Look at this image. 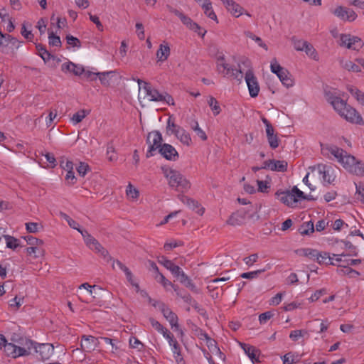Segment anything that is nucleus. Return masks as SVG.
<instances>
[{
	"label": "nucleus",
	"mask_w": 364,
	"mask_h": 364,
	"mask_svg": "<svg viewBox=\"0 0 364 364\" xmlns=\"http://www.w3.org/2000/svg\"><path fill=\"white\" fill-rule=\"evenodd\" d=\"M326 100L333 107L338 114L351 124L358 125L364 124V121L360 113L346 100L341 99V94L336 90H329L326 92Z\"/></svg>",
	"instance_id": "nucleus-1"
},
{
	"label": "nucleus",
	"mask_w": 364,
	"mask_h": 364,
	"mask_svg": "<svg viewBox=\"0 0 364 364\" xmlns=\"http://www.w3.org/2000/svg\"><path fill=\"white\" fill-rule=\"evenodd\" d=\"M216 70L224 77L235 79L241 82L243 78L245 68L242 65V60L236 63L234 56H226L223 52L218 51L215 56Z\"/></svg>",
	"instance_id": "nucleus-2"
},
{
	"label": "nucleus",
	"mask_w": 364,
	"mask_h": 364,
	"mask_svg": "<svg viewBox=\"0 0 364 364\" xmlns=\"http://www.w3.org/2000/svg\"><path fill=\"white\" fill-rule=\"evenodd\" d=\"M326 150L348 171L359 176H364V162L357 161L355 158L336 146H328Z\"/></svg>",
	"instance_id": "nucleus-3"
},
{
	"label": "nucleus",
	"mask_w": 364,
	"mask_h": 364,
	"mask_svg": "<svg viewBox=\"0 0 364 364\" xmlns=\"http://www.w3.org/2000/svg\"><path fill=\"white\" fill-rule=\"evenodd\" d=\"M33 346V341L28 338H21L16 343H9L6 340L1 350L8 357L17 358L30 355Z\"/></svg>",
	"instance_id": "nucleus-4"
},
{
	"label": "nucleus",
	"mask_w": 364,
	"mask_h": 364,
	"mask_svg": "<svg viewBox=\"0 0 364 364\" xmlns=\"http://www.w3.org/2000/svg\"><path fill=\"white\" fill-rule=\"evenodd\" d=\"M164 174L169 186L178 192L186 193L191 187L189 180L178 171L166 168Z\"/></svg>",
	"instance_id": "nucleus-5"
},
{
	"label": "nucleus",
	"mask_w": 364,
	"mask_h": 364,
	"mask_svg": "<svg viewBox=\"0 0 364 364\" xmlns=\"http://www.w3.org/2000/svg\"><path fill=\"white\" fill-rule=\"evenodd\" d=\"M242 65L245 68L243 77L248 88L250 96L255 98L258 96L260 91L259 81L254 73L252 63L248 58H243Z\"/></svg>",
	"instance_id": "nucleus-6"
},
{
	"label": "nucleus",
	"mask_w": 364,
	"mask_h": 364,
	"mask_svg": "<svg viewBox=\"0 0 364 364\" xmlns=\"http://www.w3.org/2000/svg\"><path fill=\"white\" fill-rule=\"evenodd\" d=\"M138 84L144 92V98H146L149 101L161 102L168 105H174L173 98L168 93L159 92L156 89L141 80H138Z\"/></svg>",
	"instance_id": "nucleus-7"
},
{
	"label": "nucleus",
	"mask_w": 364,
	"mask_h": 364,
	"mask_svg": "<svg viewBox=\"0 0 364 364\" xmlns=\"http://www.w3.org/2000/svg\"><path fill=\"white\" fill-rule=\"evenodd\" d=\"M275 196L281 203L290 207H294L298 201L307 198L304 193L296 186H294L291 191H278Z\"/></svg>",
	"instance_id": "nucleus-8"
},
{
	"label": "nucleus",
	"mask_w": 364,
	"mask_h": 364,
	"mask_svg": "<svg viewBox=\"0 0 364 364\" xmlns=\"http://www.w3.org/2000/svg\"><path fill=\"white\" fill-rule=\"evenodd\" d=\"M271 71L276 74L282 85L287 88L294 86V80L291 73L284 68L282 67L276 59L272 60L270 63Z\"/></svg>",
	"instance_id": "nucleus-9"
},
{
	"label": "nucleus",
	"mask_w": 364,
	"mask_h": 364,
	"mask_svg": "<svg viewBox=\"0 0 364 364\" xmlns=\"http://www.w3.org/2000/svg\"><path fill=\"white\" fill-rule=\"evenodd\" d=\"M338 44L341 47L353 50H359L363 46V42L360 38L347 33L339 36Z\"/></svg>",
	"instance_id": "nucleus-10"
},
{
	"label": "nucleus",
	"mask_w": 364,
	"mask_h": 364,
	"mask_svg": "<svg viewBox=\"0 0 364 364\" xmlns=\"http://www.w3.org/2000/svg\"><path fill=\"white\" fill-rule=\"evenodd\" d=\"M80 234L84 239L85 243L90 250L100 254L105 258L108 255V252L87 230L80 231Z\"/></svg>",
	"instance_id": "nucleus-11"
},
{
	"label": "nucleus",
	"mask_w": 364,
	"mask_h": 364,
	"mask_svg": "<svg viewBox=\"0 0 364 364\" xmlns=\"http://www.w3.org/2000/svg\"><path fill=\"white\" fill-rule=\"evenodd\" d=\"M161 134L158 131H153L148 134L147 136V144H149V149L147 151V157L152 156L154 151L156 149H159L163 144Z\"/></svg>",
	"instance_id": "nucleus-12"
},
{
	"label": "nucleus",
	"mask_w": 364,
	"mask_h": 364,
	"mask_svg": "<svg viewBox=\"0 0 364 364\" xmlns=\"http://www.w3.org/2000/svg\"><path fill=\"white\" fill-rule=\"evenodd\" d=\"M227 11L235 18H239L242 15L251 17V14L241 5L234 0H220Z\"/></svg>",
	"instance_id": "nucleus-13"
},
{
	"label": "nucleus",
	"mask_w": 364,
	"mask_h": 364,
	"mask_svg": "<svg viewBox=\"0 0 364 364\" xmlns=\"http://www.w3.org/2000/svg\"><path fill=\"white\" fill-rule=\"evenodd\" d=\"M331 13L341 21L348 22H353L358 17L357 14L353 9L343 6H337L331 10Z\"/></svg>",
	"instance_id": "nucleus-14"
},
{
	"label": "nucleus",
	"mask_w": 364,
	"mask_h": 364,
	"mask_svg": "<svg viewBox=\"0 0 364 364\" xmlns=\"http://www.w3.org/2000/svg\"><path fill=\"white\" fill-rule=\"evenodd\" d=\"M239 346L243 350L245 355L250 359L252 363H260L261 351L256 347L242 342H238Z\"/></svg>",
	"instance_id": "nucleus-15"
},
{
	"label": "nucleus",
	"mask_w": 364,
	"mask_h": 364,
	"mask_svg": "<svg viewBox=\"0 0 364 364\" xmlns=\"http://www.w3.org/2000/svg\"><path fill=\"white\" fill-rule=\"evenodd\" d=\"M167 338H166L171 347V352L173 353V358L177 364H185V360L181 354V348L179 346L176 339L174 338L173 334L167 335Z\"/></svg>",
	"instance_id": "nucleus-16"
},
{
	"label": "nucleus",
	"mask_w": 364,
	"mask_h": 364,
	"mask_svg": "<svg viewBox=\"0 0 364 364\" xmlns=\"http://www.w3.org/2000/svg\"><path fill=\"white\" fill-rule=\"evenodd\" d=\"M33 349L38 353L41 358L43 360L49 359L54 352V347L52 344L37 343L34 341Z\"/></svg>",
	"instance_id": "nucleus-17"
},
{
	"label": "nucleus",
	"mask_w": 364,
	"mask_h": 364,
	"mask_svg": "<svg viewBox=\"0 0 364 364\" xmlns=\"http://www.w3.org/2000/svg\"><path fill=\"white\" fill-rule=\"evenodd\" d=\"M184 26L189 30L197 33L199 36L203 38L206 33L205 30H203L202 28L193 20H192L189 16L186 15L182 16L180 19Z\"/></svg>",
	"instance_id": "nucleus-18"
},
{
	"label": "nucleus",
	"mask_w": 364,
	"mask_h": 364,
	"mask_svg": "<svg viewBox=\"0 0 364 364\" xmlns=\"http://www.w3.org/2000/svg\"><path fill=\"white\" fill-rule=\"evenodd\" d=\"M318 171L324 182L331 183L334 181L336 176L334 174V170L331 166L319 164L318 165Z\"/></svg>",
	"instance_id": "nucleus-19"
},
{
	"label": "nucleus",
	"mask_w": 364,
	"mask_h": 364,
	"mask_svg": "<svg viewBox=\"0 0 364 364\" xmlns=\"http://www.w3.org/2000/svg\"><path fill=\"white\" fill-rule=\"evenodd\" d=\"M159 309L162 312L164 316L169 322L172 328L178 327V316L164 304H159Z\"/></svg>",
	"instance_id": "nucleus-20"
},
{
	"label": "nucleus",
	"mask_w": 364,
	"mask_h": 364,
	"mask_svg": "<svg viewBox=\"0 0 364 364\" xmlns=\"http://www.w3.org/2000/svg\"><path fill=\"white\" fill-rule=\"evenodd\" d=\"M171 55V48L169 43L164 41L159 46L156 53L157 62L163 63L166 61Z\"/></svg>",
	"instance_id": "nucleus-21"
},
{
	"label": "nucleus",
	"mask_w": 364,
	"mask_h": 364,
	"mask_svg": "<svg viewBox=\"0 0 364 364\" xmlns=\"http://www.w3.org/2000/svg\"><path fill=\"white\" fill-rule=\"evenodd\" d=\"M159 151L165 159L170 161H176L178 158L176 149L168 144H164L159 149Z\"/></svg>",
	"instance_id": "nucleus-22"
},
{
	"label": "nucleus",
	"mask_w": 364,
	"mask_h": 364,
	"mask_svg": "<svg viewBox=\"0 0 364 364\" xmlns=\"http://www.w3.org/2000/svg\"><path fill=\"white\" fill-rule=\"evenodd\" d=\"M342 67L348 71L360 73L361 68L364 69V58H356L355 62L346 60L342 63Z\"/></svg>",
	"instance_id": "nucleus-23"
},
{
	"label": "nucleus",
	"mask_w": 364,
	"mask_h": 364,
	"mask_svg": "<svg viewBox=\"0 0 364 364\" xmlns=\"http://www.w3.org/2000/svg\"><path fill=\"white\" fill-rule=\"evenodd\" d=\"M173 134L183 145L186 146L192 145L193 141L191 134L183 127L177 128Z\"/></svg>",
	"instance_id": "nucleus-24"
},
{
	"label": "nucleus",
	"mask_w": 364,
	"mask_h": 364,
	"mask_svg": "<svg viewBox=\"0 0 364 364\" xmlns=\"http://www.w3.org/2000/svg\"><path fill=\"white\" fill-rule=\"evenodd\" d=\"M97 340L92 336H83L81 339V348L85 352H91L95 349Z\"/></svg>",
	"instance_id": "nucleus-25"
},
{
	"label": "nucleus",
	"mask_w": 364,
	"mask_h": 364,
	"mask_svg": "<svg viewBox=\"0 0 364 364\" xmlns=\"http://www.w3.org/2000/svg\"><path fill=\"white\" fill-rule=\"evenodd\" d=\"M287 167V163L284 161L269 160L264 163L262 168H268L272 171H284Z\"/></svg>",
	"instance_id": "nucleus-26"
},
{
	"label": "nucleus",
	"mask_w": 364,
	"mask_h": 364,
	"mask_svg": "<svg viewBox=\"0 0 364 364\" xmlns=\"http://www.w3.org/2000/svg\"><path fill=\"white\" fill-rule=\"evenodd\" d=\"M113 266L115 267L117 266V267H119L122 271H123L126 275V278L128 280V282L133 286L136 288V291H139V284H137V282L135 281V279H134V277L131 272V271L124 265L121 262L119 261H114V263H113Z\"/></svg>",
	"instance_id": "nucleus-27"
},
{
	"label": "nucleus",
	"mask_w": 364,
	"mask_h": 364,
	"mask_svg": "<svg viewBox=\"0 0 364 364\" xmlns=\"http://www.w3.org/2000/svg\"><path fill=\"white\" fill-rule=\"evenodd\" d=\"M203 11L204 14L210 19L214 21L215 23H218V18L213 10V3L210 0H207L203 4L200 6Z\"/></svg>",
	"instance_id": "nucleus-28"
},
{
	"label": "nucleus",
	"mask_w": 364,
	"mask_h": 364,
	"mask_svg": "<svg viewBox=\"0 0 364 364\" xmlns=\"http://www.w3.org/2000/svg\"><path fill=\"white\" fill-rule=\"evenodd\" d=\"M62 70L73 73L75 75H81L85 70L80 65H76L72 62L65 63L62 65Z\"/></svg>",
	"instance_id": "nucleus-29"
},
{
	"label": "nucleus",
	"mask_w": 364,
	"mask_h": 364,
	"mask_svg": "<svg viewBox=\"0 0 364 364\" xmlns=\"http://www.w3.org/2000/svg\"><path fill=\"white\" fill-rule=\"evenodd\" d=\"M125 192L127 199L132 202L136 201L140 196L139 191L131 183L127 186Z\"/></svg>",
	"instance_id": "nucleus-30"
},
{
	"label": "nucleus",
	"mask_w": 364,
	"mask_h": 364,
	"mask_svg": "<svg viewBox=\"0 0 364 364\" xmlns=\"http://www.w3.org/2000/svg\"><path fill=\"white\" fill-rule=\"evenodd\" d=\"M43 244L28 247L26 249V252L28 255L33 256L34 258H38L44 256L45 250L43 247Z\"/></svg>",
	"instance_id": "nucleus-31"
},
{
	"label": "nucleus",
	"mask_w": 364,
	"mask_h": 364,
	"mask_svg": "<svg viewBox=\"0 0 364 364\" xmlns=\"http://www.w3.org/2000/svg\"><path fill=\"white\" fill-rule=\"evenodd\" d=\"M347 90L359 104L364 106V92L353 85H348Z\"/></svg>",
	"instance_id": "nucleus-32"
},
{
	"label": "nucleus",
	"mask_w": 364,
	"mask_h": 364,
	"mask_svg": "<svg viewBox=\"0 0 364 364\" xmlns=\"http://www.w3.org/2000/svg\"><path fill=\"white\" fill-rule=\"evenodd\" d=\"M360 262H361V261L360 259H351L346 260V264H341L340 266L346 268L345 270H343L344 274H349L352 273L354 275L358 276L360 274L358 271L354 270L351 268L347 267V266H349V265L355 266V265L360 264Z\"/></svg>",
	"instance_id": "nucleus-33"
},
{
	"label": "nucleus",
	"mask_w": 364,
	"mask_h": 364,
	"mask_svg": "<svg viewBox=\"0 0 364 364\" xmlns=\"http://www.w3.org/2000/svg\"><path fill=\"white\" fill-rule=\"evenodd\" d=\"M89 114V110L80 109L73 115L70 118V122L73 125H76L81 122Z\"/></svg>",
	"instance_id": "nucleus-34"
},
{
	"label": "nucleus",
	"mask_w": 364,
	"mask_h": 364,
	"mask_svg": "<svg viewBox=\"0 0 364 364\" xmlns=\"http://www.w3.org/2000/svg\"><path fill=\"white\" fill-rule=\"evenodd\" d=\"M191 129L196 133L202 141H205L208 139L207 134L205 131L199 126L197 121H194L191 124Z\"/></svg>",
	"instance_id": "nucleus-35"
},
{
	"label": "nucleus",
	"mask_w": 364,
	"mask_h": 364,
	"mask_svg": "<svg viewBox=\"0 0 364 364\" xmlns=\"http://www.w3.org/2000/svg\"><path fill=\"white\" fill-rule=\"evenodd\" d=\"M150 323L159 333L163 335L165 338H167V335H171L166 328H164L159 321L154 318L149 319Z\"/></svg>",
	"instance_id": "nucleus-36"
},
{
	"label": "nucleus",
	"mask_w": 364,
	"mask_h": 364,
	"mask_svg": "<svg viewBox=\"0 0 364 364\" xmlns=\"http://www.w3.org/2000/svg\"><path fill=\"white\" fill-rule=\"evenodd\" d=\"M333 257H331L329 254L326 252L318 253L316 260L319 264H336L332 261Z\"/></svg>",
	"instance_id": "nucleus-37"
},
{
	"label": "nucleus",
	"mask_w": 364,
	"mask_h": 364,
	"mask_svg": "<svg viewBox=\"0 0 364 364\" xmlns=\"http://www.w3.org/2000/svg\"><path fill=\"white\" fill-rule=\"evenodd\" d=\"M3 238L5 240L6 246L7 248L16 250L19 246L18 240L11 235L4 234Z\"/></svg>",
	"instance_id": "nucleus-38"
},
{
	"label": "nucleus",
	"mask_w": 364,
	"mask_h": 364,
	"mask_svg": "<svg viewBox=\"0 0 364 364\" xmlns=\"http://www.w3.org/2000/svg\"><path fill=\"white\" fill-rule=\"evenodd\" d=\"M245 35L247 38L254 41L259 47L264 48L265 50H268L267 44L263 42L260 37L257 36L251 31H245Z\"/></svg>",
	"instance_id": "nucleus-39"
},
{
	"label": "nucleus",
	"mask_w": 364,
	"mask_h": 364,
	"mask_svg": "<svg viewBox=\"0 0 364 364\" xmlns=\"http://www.w3.org/2000/svg\"><path fill=\"white\" fill-rule=\"evenodd\" d=\"M114 74V71L97 73L96 75L98 76L99 80L103 85H109L110 84V79Z\"/></svg>",
	"instance_id": "nucleus-40"
},
{
	"label": "nucleus",
	"mask_w": 364,
	"mask_h": 364,
	"mask_svg": "<svg viewBox=\"0 0 364 364\" xmlns=\"http://www.w3.org/2000/svg\"><path fill=\"white\" fill-rule=\"evenodd\" d=\"M208 104L215 116H217L220 113L221 108L218 104V102L215 97L210 96L208 99Z\"/></svg>",
	"instance_id": "nucleus-41"
},
{
	"label": "nucleus",
	"mask_w": 364,
	"mask_h": 364,
	"mask_svg": "<svg viewBox=\"0 0 364 364\" xmlns=\"http://www.w3.org/2000/svg\"><path fill=\"white\" fill-rule=\"evenodd\" d=\"M283 364H293L296 363L299 361L300 358L298 355H295L291 353H286L282 357Z\"/></svg>",
	"instance_id": "nucleus-42"
},
{
	"label": "nucleus",
	"mask_w": 364,
	"mask_h": 364,
	"mask_svg": "<svg viewBox=\"0 0 364 364\" xmlns=\"http://www.w3.org/2000/svg\"><path fill=\"white\" fill-rule=\"evenodd\" d=\"M190 209H192L193 210H195L198 215H202L204 212L205 209L203 207H202L198 201L191 198L189 203L186 205Z\"/></svg>",
	"instance_id": "nucleus-43"
},
{
	"label": "nucleus",
	"mask_w": 364,
	"mask_h": 364,
	"mask_svg": "<svg viewBox=\"0 0 364 364\" xmlns=\"http://www.w3.org/2000/svg\"><path fill=\"white\" fill-rule=\"evenodd\" d=\"M304 51L311 59L314 60H318V55L316 49L311 43H307V46H305V49L304 50Z\"/></svg>",
	"instance_id": "nucleus-44"
},
{
	"label": "nucleus",
	"mask_w": 364,
	"mask_h": 364,
	"mask_svg": "<svg viewBox=\"0 0 364 364\" xmlns=\"http://www.w3.org/2000/svg\"><path fill=\"white\" fill-rule=\"evenodd\" d=\"M48 43L50 46L59 47L61 45V41L58 36H55L53 31H49Z\"/></svg>",
	"instance_id": "nucleus-45"
},
{
	"label": "nucleus",
	"mask_w": 364,
	"mask_h": 364,
	"mask_svg": "<svg viewBox=\"0 0 364 364\" xmlns=\"http://www.w3.org/2000/svg\"><path fill=\"white\" fill-rule=\"evenodd\" d=\"M227 223L231 225H239L242 223V218L237 213H233L230 215Z\"/></svg>",
	"instance_id": "nucleus-46"
},
{
	"label": "nucleus",
	"mask_w": 364,
	"mask_h": 364,
	"mask_svg": "<svg viewBox=\"0 0 364 364\" xmlns=\"http://www.w3.org/2000/svg\"><path fill=\"white\" fill-rule=\"evenodd\" d=\"M314 226L313 222L311 221L304 223L301 228V233L302 235H309L310 233L314 232Z\"/></svg>",
	"instance_id": "nucleus-47"
},
{
	"label": "nucleus",
	"mask_w": 364,
	"mask_h": 364,
	"mask_svg": "<svg viewBox=\"0 0 364 364\" xmlns=\"http://www.w3.org/2000/svg\"><path fill=\"white\" fill-rule=\"evenodd\" d=\"M265 271L264 269H258L256 271L249 272H244L240 274V277L244 279H253L257 278L259 274L264 272Z\"/></svg>",
	"instance_id": "nucleus-48"
},
{
	"label": "nucleus",
	"mask_w": 364,
	"mask_h": 364,
	"mask_svg": "<svg viewBox=\"0 0 364 364\" xmlns=\"http://www.w3.org/2000/svg\"><path fill=\"white\" fill-rule=\"evenodd\" d=\"M23 297L15 296L9 301V306L12 309H18L23 304Z\"/></svg>",
	"instance_id": "nucleus-49"
},
{
	"label": "nucleus",
	"mask_w": 364,
	"mask_h": 364,
	"mask_svg": "<svg viewBox=\"0 0 364 364\" xmlns=\"http://www.w3.org/2000/svg\"><path fill=\"white\" fill-rule=\"evenodd\" d=\"M306 334H307V331L306 330H294L291 331L289 338L293 341H296L300 338L304 336Z\"/></svg>",
	"instance_id": "nucleus-50"
},
{
	"label": "nucleus",
	"mask_w": 364,
	"mask_h": 364,
	"mask_svg": "<svg viewBox=\"0 0 364 364\" xmlns=\"http://www.w3.org/2000/svg\"><path fill=\"white\" fill-rule=\"evenodd\" d=\"M36 49L38 52V55L41 57V58L45 61H48L50 58V53L47 51V50L43 48L41 45L38 44L36 46Z\"/></svg>",
	"instance_id": "nucleus-51"
},
{
	"label": "nucleus",
	"mask_w": 364,
	"mask_h": 364,
	"mask_svg": "<svg viewBox=\"0 0 364 364\" xmlns=\"http://www.w3.org/2000/svg\"><path fill=\"white\" fill-rule=\"evenodd\" d=\"M308 43V41L301 39L293 40L294 48L297 51H304L305 46H307Z\"/></svg>",
	"instance_id": "nucleus-52"
},
{
	"label": "nucleus",
	"mask_w": 364,
	"mask_h": 364,
	"mask_svg": "<svg viewBox=\"0 0 364 364\" xmlns=\"http://www.w3.org/2000/svg\"><path fill=\"white\" fill-rule=\"evenodd\" d=\"M208 346L209 349L212 351L213 353H215L219 355L220 358L224 357L223 353L220 351V348L215 345V342L213 340H210L208 342Z\"/></svg>",
	"instance_id": "nucleus-53"
},
{
	"label": "nucleus",
	"mask_w": 364,
	"mask_h": 364,
	"mask_svg": "<svg viewBox=\"0 0 364 364\" xmlns=\"http://www.w3.org/2000/svg\"><path fill=\"white\" fill-rule=\"evenodd\" d=\"M302 303L299 301H292L291 303L284 304V310L285 311H291L296 309H301Z\"/></svg>",
	"instance_id": "nucleus-54"
},
{
	"label": "nucleus",
	"mask_w": 364,
	"mask_h": 364,
	"mask_svg": "<svg viewBox=\"0 0 364 364\" xmlns=\"http://www.w3.org/2000/svg\"><path fill=\"white\" fill-rule=\"evenodd\" d=\"M64 218L65 219V220L67 221L70 228L77 230L79 232H80V231L84 230L83 229L80 228V224L77 222H76L67 215H64Z\"/></svg>",
	"instance_id": "nucleus-55"
},
{
	"label": "nucleus",
	"mask_w": 364,
	"mask_h": 364,
	"mask_svg": "<svg viewBox=\"0 0 364 364\" xmlns=\"http://www.w3.org/2000/svg\"><path fill=\"white\" fill-rule=\"evenodd\" d=\"M262 121L265 125L267 137L274 135V129L270 122L265 117L262 118Z\"/></svg>",
	"instance_id": "nucleus-56"
},
{
	"label": "nucleus",
	"mask_w": 364,
	"mask_h": 364,
	"mask_svg": "<svg viewBox=\"0 0 364 364\" xmlns=\"http://www.w3.org/2000/svg\"><path fill=\"white\" fill-rule=\"evenodd\" d=\"M274 316V311H269L261 314L259 316V321L260 323H265L268 320Z\"/></svg>",
	"instance_id": "nucleus-57"
},
{
	"label": "nucleus",
	"mask_w": 364,
	"mask_h": 364,
	"mask_svg": "<svg viewBox=\"0 0 364 364\" xmlns=\"http://www.w3.org/2000/svg\"><path fill=\"white\" fill-rule=\"evenodd\" d=\"M67 43L71 46L77 47V48H80L81 43L78 38L68 35L66 37Z\"/></svg>",
	"instance_id": "nucleus-58"
},
{
	"label": "nucleus",
	"mask_w": 364,
	"mask_h": 364,
	"mask_svg": "<svg viewBox=\"0 0 364 364\" xmlns=\"http://www.w3.org/2000/svg\"><path fill=\"white\" fill-rule=\"evenodd\" d=\"M57 117V112L50 111L48 116L46 119V124L48 127H53L54 125V120Z\"/></svg>",
	"instance_id": "nucleus-59"
},
{
	"label": "nucleus",
	"mask_w": 364,
	"mask_h": 364,
	"mask_svg": "<svg viewBox=\"0 0 364 364\" xmlns=\"http://www.w3.org/2000/svg\"><path fill=\"white\" fill-rule=\"evenodd\" d=\"M46 26H47L46 19L41 18L38 21L37 24H36V28L38 29L41 35H43L45 33Z\"/></svg>",
	"instance_id": "nucleus-60"
},
{
	"label": "nucleus",
	"mask_w": 364,
	"mask_h": 364,
	"mask_svg": "<svg viewBox=\"0 0 364 364\" xmlns=\"http://www.w3.org/2000/svg\"><path fill=\"white\" fill-rule=\"evenodd\" d=\"M21 33L26 40L29 41H33L34 36L32 33L31 31H28L26 29L25 24L22 25Z\"/></svg>",
	"instance_id": "nucleus-61"
},
{
	"label": "nucleus",
	"mask_w": 364,
	"mask_h": 364,
	"mask_svg": "<svg viewBox=\"0 0 364 364\" xmlns=\"http://www.w3.org/2000/svg\"><path fill=\"white\" fill-rule=\"evenodd\" d=\"M257 183L258 186V191L261 193H267L270 187L269 183L265 181L257 180Z\"/></svg>",
	"instance_id": "nucleus-62"
},
{
	"label": "nucleus",
	"mask_w": 364,
	"mask_h": 364,
	"mask_svg": "<svg viewBox=\"0 0 364 364\" xmlns=\"http://www.w3.org/2000/svg\"><path fill=\"white\" fill-rule=\"evenodd\" d=\"M159 282L163 285V287L168 290L171 287H173V284L165 278V277L162 274H159Z\"/></svg>",
	"instance_id": "nucleus-63"
},
{
	"label": "nucleus",
	"mask_w": 364,
	"mask_h": 364,
	"mask_svg": "<svg viewBox=\"0 0 364 364\" xmlns=\"http://www.w3.org/2000/svg\"><path fill=\"white\" fill-rule=\"evenodd\" d=\"M89 170V166L85 164L80 162L77 167V173L81 176H85Z\"/></svg>",
	"instance_id": "nucleus-64"
}]
</instances>
